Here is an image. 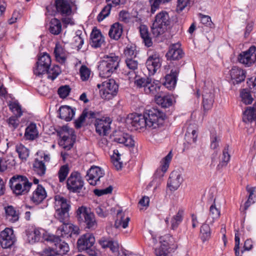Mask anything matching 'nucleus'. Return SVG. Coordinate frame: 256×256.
<instances>
[{
	"label": "nucleus",
	"instance_id": "nucleus-27",
	"mask_svg": "<svg viewBox=\"0 0 256 256\" xmlns=\"http://www.w3.org/2000/svg\"><path fill=\"white\" fill-rule=\"evenodd\" d=\"M123 32L122 26L118 22L114 24L108 32V35L111 38L118 40L122 36Z\"/></svg>",
	"mask_w": 256,
	"mask_h": 256
},
{
	"label": "nucleus",
	"instance_id": "nucleus-23",
	"mask_svg": "<svg viewBox=\"0 0 256 256\" xmlns=\"http://www.w3.org/2000/svg\"><path fill=\"white\" fill-rule=\"evenodd\" d=\"M202 106L205 111L212 108L214 102V94L212 92L205 90L202 94Z\"/></svg>",
	"mask_w": 256,
	"mask_h": 256
},
{
	"label": "nucleus",
	"instance_id": "nucleus-55",
	"mask_svg": "<svg viewBox=\"0 0 256 256\" xmlns=\"http://www.w3.org/2000/svg\"><path fill=\"white\" fill-rule=\"evenodd\" d=\"M9 108L17 117H20L22 116V112L21 110V107L18 104L12 102L9 104Z\"/></svg>",
	"mask_w": 256,
	"mask_h": 256
},
{
	"label": "nucleus",
	"instance_id": "nucleus-45",
	"mask_svg": "<svg viewBox=\"0 0 256 256\" xmlns=\"http://www.w3.org/2000/svg\"><path fill=\"white\" fill-rule=\"evenodd\" d=\"M70 172V168L68 164L62 166L58 172V176L60 182H63L66 179Z\"/></svg>",
	"mask_w": 256,
	"mask_h": 256
},
{
	"label": "nucleus",
	"instance_id": "nucleus-18",
	"mask_svg": "<svg viewBox=\"0 0 256 256\" xmlns=\"http://www.w3.org/2000/svg\"><path fill=\"white\" fill-rule=\"evenodd\" d=\"M178 73V70H172L170 74L166 76L163 85L169 90H174L176 86Z\"/></svg>",
	"mask_w": 256,
	"mask_h": 256
},
{
	"label": "nucleus",
	"instance_id": "nucleus-62",
	"mask_svg": "<svg viewBox=\"0 0 256 256\" xmlns=\"http://www.w3.org/2000/svg\"><path fill=\"white\" fill-rule=\"evenodd\" d=\"M70 90L68 86H60L58 90V94L62 98H66L69 94Z\"/></svg>",
	"mask_w": 256,
	"mask_h": 256
},
{
	"label": "nucleus",
	"instance_id": "nucleus-25",
	"mask_svg": "<svg viewBox=\"0 0 256 256\" xmlns=\"http://www.w3.org/2000/svg\"><path fill=\"white\" fill-rule=\"evenodd\" d=\"M60 118L66 122L71 120L74 114V112L70 106H64L59 108Z\"/></svg>",
	"mask_w": 256,
	"mask_h": 256
},
{
	"label": "nucleus",
	"instance_id": "nucleus-56",
	"mask_svg": "<svg viewBox=\"0 0 256 256\" xmlns=\"http://www.w3.org/2000/svg\"><path fill=\"white\" fill-rule=\"evenodd\" d=\"M125 62L130 70L135 71L138 68V63L136 58H126Z\"/></svg>",
	"mask_w": 256,
	"mask_h": 256
},
{
	"label": "nucleus",
	"instance_id": "nucleus-52",
	"mask_svg": "<svg viewBox=\"0 0 256 256\" xmlns=\"http://www.w3.org/2000/svg\"><path fill=\"white\" fill-rule=\"evenodd\" d=\"M199 17L200 22L202 24L210 28H214V24L212 22L211 18L210 16L200 14Z\"/></svg>",
	"mask_w": 256,
	"mask_h": 256
},
{
	"label": "nucleus",
	"instance_id": "nucleus-28",
	"mask_svg": "<svg viewBox=\"0 0 256 256\" xmlns=\"http://www.w3.org/2000/svg\"><path fill=\"white\" fill-rule=\"evenodd\" d=\"M96 114L91 110H85L83 111L82 114L78 118L75 122V126L77 128H80L82 126V123L86 118L88 119H92L96 118Z\"/></svg>",
	"mask_w": 256,
	"mask_h": 256
},
{
	"label": "nucleus",
	"instance_id": "nucleus-60",
	"mask_svg": "<svg viewBox=\"0 0 256 256\" xmlns=\"http://www.w3.org/2000/svg\"><path fill=\"white\" fill-rule=\"evenodd\" d=\"M81 78L82 80H86L90 74V70L85 66H82L80 70Z\"/></svg>",
	"mask_w": 256,
	"mask_h": 256
},
{
	"label": "nucleus",
	"instance_id": "nucleus-44",
	"mask_svg": "<svg viewBox=\"0 0 256 256\" xmlns=\"http://www.w3.org/2000/svg\"><path fill=\"white\" fill-rule=\"evenodd\" d=\"M184 210H180L176 214L173 216L171 220V228L172 230L176 228L182 220Z\"/></svg>",
	"mask_w": 256,
	"mask_h": 256
},
{
	"label": "nucleus",
	"instance_id": "nucleus-20",
	"mask_svg": "<svg viewBox=\"0 0 256 256\" xmlns=\"http://www.w3.org/2000/svg\"><path fill=\"white\" fill-rule=\"evenodd\" d=\"M47 196L45 188L40 184H38L33 192L31 200L36 204L41 203Z\"/></svg>",
	"mask_w": 256,
	"mask_h": 256
},
{
	"label": "nucleus",
	"instance_id": "nucleus-37",
	"mask_svg": "<svg viewBox=\"0 0 256 256\" xmlns=\"http://www.w3.org/2000/svg\"><path fill=\"white\" fill-rule=\"evenodd\" d=\"M130 220V218H124V214L122 210H118L117 212V219L115 222V226L118 228L122 226L126 228L128 226V222Z\"/></svg>",
	"mask_w": 256,
	"mask_h": 256
},
{
	"label": "nucleus",
	"instance_id": "nucleus-33",
	"mask_svg": "<svg viewBox=\"0 0 256 256\" xmlns=\"http://www.w3.org/2000/svg\"><path fill=\"white\" fill-rule=\"evenodd\" d=\"M256 120V112L252 106L248 107L244 112L242 120L245 123L252 122Z\"/></svg>",
	"mask_w": 256,
	"mask_h": 256
},
{
	"label": "nucleus",
	"instance_id": "nucleus-53",
	"mask_svg": "<svg viewBox=\"0 0 256 256\" xmlns=\"http://www.w3.org/2000/svg\"><path fill=\"white\" fill-rule=\"evenodd\" d=\"M60 70L58 66H54L52 68H48L47 74L48 78L54 80L60 74Z\"/></svg>",
	"mask_w": 256,
	"mask_h": 256
},
{
	"label": "nucleus",
	"instance_id": "nucleus-3",
	"mask_svg": "<svg viewBox=\"0 0 256 256\" xmlns=\"http://www.w3.org/2000/svg\"><path fill=\"white\" fill-rule=\"evenodd\" d=\"M76 218L78 222L86 228L94 230L98 226L94 214L86 206H82L78 208L76 211Z\"/></svg>",
	"mask_w": 256,
	"mask_h": 256
},
{
	"label": "nucleus",
	"instance_id": "nucleus-22",
	"mask_svg": "<svg viewBox=\"0 0 256 256\" xmlns=\"http://www.w3.org/2000/svg\"><path fill=\"white\" fill-rule=\"evenodd\" d=\"M62 223V224L57 229V234H60V236L62 238L70 236L72 232L74 230V226L69 222Z\"/></svg>",
	"mask_w": 256,
	"mask_h": 256
},
{
	"label": "nucleus",
	"instance_id": "nucleus-47",
	"mask_svg": "<svg viewBox=\"0 0 256 256\" xmlns=\"http://www.w3.org/2000/svg\"><path fill=\"white\" fill-rule=\"evenodd\" d=\"M16 151L18 154L19 158L22 160H26L29 156V150L22 144L16 146Z\"/></svg>",
	"mask_w": 256,
	"mask_h": 256
},
{
	"label": "nucleus",
	"instance_id": "nucleus-11",
	"mask_svg": "<svg viewBox=\"0 0 256 256\" xmlns=\"http://www.w3.org/2000/svg\"><path fill=\"white\" fill-rule=\"evenodd\" d=\"M16 238L12 228H6L0 234V243L2 248L10 247L15 242Z\"/></svg>",
	"mask_w": 256,
	"mask_h": 256
},
{
	"label": "nucleus",
	"instance_id": "nucleus-61",
	"mask_svg": "<svg viewBox=\"0 0 256 256\" xmlns=\"http://www.w3.org/2000/svg\"><path fill=\"white\" fill-rule=\"evenodd\" d=\"M18 118L19 117H17V116H12L7 120L10 128L12 130H14L18 126L20 123V121L18 119Z\"/></svg>",
	"mask_w": 256,
	"mask_h": 256
},
{
	"label": "nucleus",
	"instance_id": "nucleus-51",
	"mask_svg": "<svg viewBox=\"0 0 256 256\" xmlns=\"http://www.w3.org/2000/svg\"><path fill=\"white\" fill-rule=\"evenodd\" d=\"M242 101L246 104H250L252 103L253 98L250 93L246 90L244 89L240 92Z\"/></svg>",
	"mask_w": 256,
	"mask_h": 256
},
{
	"label": "nucleus",
	"instance_id": "nucleus-30",
	"mask_svg": "<svg viewBox=\"0 0 256 256\" xmlns=\"http://www.w3.org/2000/svg\"><path fill=\"white\" fill-rule=\"evenodd\" d=\"M220 210L216 207L214 204H212L210 208V212L206 222L210 225H212L215 220L220 218Z\"/></svg>",
	"mask_w": 256,
	"mask_h": 256
},
{
	"label": "nucleus",
	"instance_id": "nucleus-10",
	"mask_svg": "<svg viewBox=\"0 0 256 256\" xmlns=\"http://www.w3.org/2000/svg\"><path fill=\"white\" fill-rule=\"evenodd\" d=\"M95 238L93 234L86 233L81 236L77 241V247L79 251H84L92 247L95 242Z\"/></svg>",
	"mask_w": 256,
	"mask_h": 256
},
{
	"label": "nucleus",
	"instance_id": "nucleus-6",
	"mask_svg": "<svg viewBox=\"0 0 256 256\" xmlns=\"http://www.w3.org/2000/svg\"><path fill=\"white\" fill-rule=\"evenodd\" d=\"M84 185V182L80 173L72 172L66 180V187L70 190L74 192H79Z\"/></svg>",
	"mask_w": 256,
	"mask_h": 256
},
{
	"label": "nucleus",
	"instance_id": "nucleus-50",
	"mask_svg": "<svg viewBox=\"0 0 256 256\" xmlns=\"http://www.w3.org/2000/svg\"><path fill=\"white\" fill-rule=\"evenodd\" d=\"M49 68L50 67L45 66L44 65L37 62L36 66L34 69V72L36 76H40L47 73Z\"/></svg>",
	"mask_w": 256,
	"mask_h": 256
},
{
	"label": "nucleus",
	"instance_id": "nucleus-26",
	"mask_svg": "<svg viewBox=\"0 0 256 256\" xmlns=\"http://www.w3.org/2000/svg\"><path fill=\"white\" fill-rule=\"evenodd\" d=\"M6 218L11 222H14L19 219V212L14 207L9 206L5 207Z\"/></svg>",
	"mask_w": 256,
	"mask_h": 256
},
{
	"label": "nucleus",
	"instance_id": "nucleus-14",
	"mask_svg": "<svg viewBox=\"0 0 256 256\" xmlns=\"http://www.w3.org/2000/svg\"><path fill=\"white\" fill-rule=\"evenodd\" d=\"M160 91V82L158 80H154L152 82L150 80L148 88H146V94H150L155 96L154 100L156 103L160 104V96L159 92Z\"/></svg>",
	"mask_w": 256,
	"mask_h": 256
},
{
	"label": "nucleus",
	"instance_id": "nucleus-64",
	"mask_svg": "<svg viewBox=\"0 0 256 256\" xmlns=\"http://www.w3.org/2000/svg\"><path fill=\"white\" fill-rule=\"evenodd\" d=\"M250 55V62L252 66L256 64V47L255 46H251L248 49Z\"/></svg>",
	"mask_w": 256,
	"mask_h": 256
},
{
	"label": "nucleus",
	"instance_id": "nucleus-54",
	"mask_svg": "<svg viewBox=\"0 0 256 256\" xmlns=\"http://www.w3.org/2000/svg\"><path fill=\"white\" fill-rule=\"evenodd\" d=\"M198 134L196 130L192 132L187 131L185 134V140L190 144L196 142L197 140Z\"/></svg>",
	"mask_w": 256,
	"mask_h": 256
},
{
	"label": "nucleus",
	"instance_id": "nucleus-59",
	"mask_svg": "<svg viewBox=\"0 0 256 256\" xmlns=\"http://www.w3.org/2000/svg\"><path fill=\"white\" fill-rule=\"evenodd\" d=\"M38 62L44 65L45 66L50 67L51 64V59L50 56L47 54H44L40 56Z\"/></svg>",
	"mask_w": 256,
	"mask_h": 256
},
{
	"label": "nucleus",
	"instance_id": "nucleus-35",
	"mask_svg": "<svg viewBox=\"0 0 256 256\" xmlns=\"http://www.w3.org/2000/svg\"><path fill=\"white\" fill-rule=\"evenodd\" d=\"M33 170L37 175L42 176L46 174V168L42 160L36 159L33 164Z\"/></svg>",
	"mask_w": 256,
	"mask_h": 256
},
{
	"label": "nucleus",
	"instance_id": "nucleus-12",
	"mask_svg": "<svg viewBox=\"0 0 256 256\" xmlns=\"http://www.w3.org/2000/svg\"><path fill=\"white\" fill-rule=\"evenodd\" d=\"M104 174L102 169L96 166H92L88 171L86 176L88 178L87 180L92 186L98 184L100 179L102 178Z\"/></svg>",
	"mask_w": 256,
	"mask_h": 256
},
{
	"label": "nucleus",
	"instance_id": "nucleus-41",
	"mask_svg": "<svg viewBox=\"0 0 256 256\" xmlns=\"http://www.w3.org/2000/svg\"><path fill=\"white\" fill-rule=\"evenodd\" d=\"M151 30L152 34L158 37L160 34V13L158 14L151 26Z\"/></svg>",
	"mask_w": 256,
	"mask_h": 256
},
{
	"label": "nucleus",
	"instance_id": "nucleus-5",
	"mask_svg": "<svg viewBox=\"0 0 256 256\" xmlns=\"http://www.w3.org/2000/svg\"><path fill=\"white\" fill-rule=\"evenodd\" d=\"M58 134L61 138L59 142L60 146L66 150H70L75 142L76 137L73 129L64 126Z\"/></svg>",
	"mask_w": 256,
	"mask_h": 256
},
{
	"label": "nucleus",
	"instance_id": "nucleus-43",
	"mask_svg": "<svg viewBox=\"0 0 256 256\" xmlns=\"http://www.w3.org/2000/svg\"><path fill=\"white\" fill-rule=\"evenodd\" d=\"M250 58V52L248 50L246 51L242 52L238 55V60L240 63L246 66L250 67L252 66Z\"/></svg>",
	"mask_w": 256,
	"mask_h": 256
},
{
	"label": "nucleus",
	"instance_id": "nucleus-49",
	"mask_svg": "<svg viewBox=\"0 0 256 256\" xmlns=\"http://www.w3.org/2000/svg\"><path fill=\"white\" fill-rule=\"evenodd\" d=\"M230 156L228 152V147L224 148L222 152V156L221 161L218 166V168L220 169L227 165L230 160Z\"/></svg>",
	"mask_w": 256,
	"mask_h": 256
},
{
	"label": "nucleus",
	"instance_id": "nucleus-15",
	"mask_svg": "<svg viewBox=\"0 0 256 256\" xmlns=\"http://www.w3.org/2000/svg\"><path fill=\"white\" fill-rule=\"evenodd\" d=\"M184 52L180 48V45L178 43H176L170 46L166 56L167 60H176L182 58Z\"/></svg>",
	"mask_w": 256,
	"mask_h": 256
},
{
	"label": "nucleus",
	"instance_id": "nucleus-2",
	"mask_svg": "<svg viewBox=\"0 0 256 256\" xmlns=\"http://www.w3.org/2000/svg\"><path fill=\"white\" fill-rule=\"evenodd\" d=\"M120 62V58L115 54L105 55L98 66L100 76L102 78L110 76L118 67Z\"/></svg>",
	"mask_w": 256,
	"mask_h": 256
},
{
	"label": "nucleus",
	"instance_id": "nucleus-29",
	"mask_svg": "<svg viewBox=\"0 0 256 256\" xmlns=\"http://www.w3.org/2000/svg\"><path fill=\"white\" fill-rule=\"evenodd\" d=\"M230 74L232 78L235 80L236 84L244 81L246 77L244 71L237 67H234L232 68Z\"/></svg>",
	"mask_w": 256,
	"mask_h": 256
},
{
	"label": "nucleus",
	"instance_id": "nucleus-34",
	"mask_svg": "<svg viewBox=\"0 0 256 256\" xmlns=\"http://www.w3.org/2000/svg\"><path fill=\"white\" fill-rule=\"evenodd\" d=\"M62 30L60 21L56 18H52L50 22V32L54 35L59 34Z\"/></svg>",
	"mask_w": 256,
	"mask_h": 256
},
{
	"label": "nucleus",
	"instance_id": "nucleus-21",
	"mask_svg": "<svg viewBox=\"0 0 256 256\" xmlns=\"http://www.w3.org/2000/svg\"><path fill=\"white\" fill-rule=\"evenodd\" d=\"M147 68L152 74H154L160 68V58L156 56H150L146 62Z\"/></svg>",
	"mask_w": 256,
	"mask_h": 256
},
{
	"label": "nucleus",
	"instance_id": "nucleus-4",
	"mask_svg": "<svg viewBox=\"0 0 256 256\" xmlns=\"http://www.w3.org/2000/svg\"><path fill=\"white\" fill-rule=\"evenodd\" d=\"M32 186L27 178L22 176H14L10 180V186L16 195L27 194Z\"/></svg>",
	"mask_w": 256,
	"mask_h": 256
},
{
	"label": "nucleus",
	"instance_id": "nucleus-38",
	"mask_svg": "<svg viewBox=\"0 0 256 256\" xmlns=\"http://www.w3.org/2000/svg\"><path fill=\"white\" fill-rule=\"evenodd\" d=\"M171 21L168 12H161V31L163 32L169 30L171 28Z\"/></svg>",
	"mask_w": 256,
	"mask_h": 256
},
{
	"label": "nucleus",
	"instance_id": "nucleus-31",
	"mask_svg": "<svg viewBox=\"0 0 256 256\" xmlns=\"http://www.w3.org/2000/svg\"><path fill=\"white\" fill-rule=\"evenodd\" d=\"M92 46L94 48H99L104 42V38L100 31L93 30L91 34Z\"/></svg>",
	"mask_w": 256,
	"mask_h": 256
},
{
	"label": "nucleus",
	"instance_id": "nucleus-8",
	"mask_svg": "<svg viewBox=\"0 0 256 256\" xmlns=\"http://www.w3.org/2000/svg\"><path fill=\"white\" fill-rule=\"evenodd\" d=\"M56 11L51 10L52 8V4L46 6L47 12L50 15H54L56 12L62 15L69 16L72 13V8L69 2L67 0H54Z\"/></svg>",
	"mask_w": 256,
	"mask_h": 256
},
{
	"label": "nucleus",
	"instance_id": "nucleus-16",
	"mask_svg": "<svg viewBox=\"0 0 256 256\" xmlns=\"http://www.w3.org/2000/svg\"><path fill=\"white\" fill-rule=\"evenodd\" d=\"M114 142L123 144L128 148H133L134 146V140L132 136L124 132H120L114 136Z\"/></svg>",
	"mask_w": 256,
	"mask_h": 256
},
{
	"label": "nucleus",
	"instance_id": "nucleus-63",
	"mask_svg": "<svg viewBox=\"0 0 256 256\" xmlns=\"http://www.w3.org/2000/svg\"><path fill=\"white\" fill-rule=\"evenodd\" d=\"M250 55V62L252 66L256 64V47L255 46H251L248 49Z\"/></svg>",
	"mask_w": 256,
	"mask_h": 256
},
{
	"label": "nucleus",
	"instance_id": "nucleus-40",
	"mask_svg": "<svg viewBox=\"0 0 256 256\" xmlns=\"http://www.w3.org/2000/svg\"><path fill=\"white\" fill-rule=\"evenodd\" d=\"M209 224H204L200 228V237L203 242L208 240L210 238L211 230Z\"/></svg>",
	"mask_w": 256,
	"mask_h": 256
},
{
	"label": "nucleus",
	"instance_id": "nucleus-7",
	"mask_svg": "<svg viewBox=\"0 0 256 256\" xmlns=\"http://www.w3.org/2000/svg\"><path fill=\"white\" fill-rule=\"evenodd\" d=\"M102 87L101 96L103 98L110 100L118 93V86L114 79H109L102 82Z\"/></svg>",
	"mask_w": 256,
	"mask_h": 256
},
{
	"label": "nucleus",
	"instance_id": "nucleus-19",
	"mask_svg": "<svg viewBox=\"0 0 256 256\" xmlns=\"http://www.w3.org/2000/svg\"><path fill=\"white\" fill-rule=\"evenodd\" d=\"M110 122L109 118L96 119L94 124L96 132L100 135H106L110 130Z\"/></svg>",
	"mask_w": 256,
	"mask_h": 256
},
{
	"label": "nucleus",
	"instance_id": "nucleus-9",
	"mask_svg": "<svg viewBox=\"0 0 256 256\" xmlns=\"http://www.w3.org/2000/svg\"><path fill=\"white\" fill-rule=\"evenodd\" d=\"M183 182L182 173L178 170L172 171L167 182V188L171 192L177 190Z\"/></svg>",
	"mask_w": 256,
	"mask_h": 256
},
{
	"label": "nucleus",
	"instance_id": "nucleus-24",
	"mask_svg": "<svg viewBox=\"0 0 256 256\" xmlns=\"http://www.w3.org/2000/svg\"><path fill=\"white\" fill-rule=\"evenodd\" d=\"M55 208L64 211H70V202L66 198L60 196H55Z\"/></svg>",
	"mask_w": 256,
	"mask_h": 256
},
{
	"label": "nucleus",
	"instance_id": "nucleus-36",
	"mask_svg": "<svg viewBox=\"0 0 256 256\" xmlns=\"http://www.w3.org/2000/svg\"><path fill=\"white\" fill-rule=\"evenodd\" d=\"M38 136V131L35 124H30L26 129L24 137L26 140H34Z\"/></svg>",
	"mask_w": 256,
	"mask_h": 256
},
{
	"label": "nucleus",
	"instance_id": "nucleus-17",
	"mask_svg": "<svg viewBox=\"0 0 256 256\" xmlns=\"http://www.w3.org/2000/svg\"><path fill=\"white\" fill-rule=\"evenodd\" d=\"M168 240L161 242V256H171L170 254L176 248V246L174 242L173 238L168 236Z\"/></svg>",
	"mask_w": 256,
	"mask_h": 256
},
{
	"label": "nucleus",
	"instance_id": "nucleus-39",
	"mask_svg": "<svg viewBox=\"0 0 256 256\" xmlns=\"http://www.w3.org/2000/svg\"><path fill=\"white\" fill-rule=\"evenodd\" d=\"M27 240L30 244H34L38 242L41 237L40 232L38 230L34 229L33 230H26Z\"/></svg>",
	"mask_w": 256,
	"mask_h": 256
},
{
	"label": "nucleus",
	"instance_id": "nucleus-46",
	"mask_svg": "<svg viewBox=\"0 0 256 256\" xmlns=\"http://www.w3.org/2000/svg\"><path fill=\"white\" fill-rule=\"evenodd\" d=\"M176 102V100L173 95L168 94L162 96L161 98V107L169 108Z\"/></svg>",
	"mask_w": 256,
	"mask_h": 256
},
{
	"label": "nucleus",
	"instance_id": "nucleus-57",
	"mask_svg": "<svg viewBox=\"0 0 256 256\" xmlns=\"http://www.w3.org/2000/svg\"><path fill=\"white\" fill-rule=\"evenodd\" d=\"M150 80V79L148 78H140L134 81V84L137 87L139 88H143L144 92H146V88H148Z\"/></svg>",
	"mask_w": 256,
	"mask_h": 256
},
{
	"label": "nucleus",
	"instance_id": "nucleus-13",
	"mask_svg": "<svg viewBox=\"0 0 256 256\" xmlns=\"http://www.w3.org/2000/svg\"><path fill=\"white\" fill-rule=\"evenodd\" d=\"M47 240L54 243L56 246V250L58 252V255L62 256L69 251V246L68 244L64 242H62L59 236H49Z\"/></svg>",
	"mask_w": 256,
	"mask_h": 256
},
{
	"label": "nucleus",
	"instance_id": "nucleus-32",
	"mask_svg": "<svg viewBox=\"0 0 256 256\" xmlns=\"http://www.w3.org/2000/svg\"><path fill=\"white\" fill-rule=\"evenodd\" d=\"M139 28L140 36L142 38L145 46L148 47L151 46H152V42L150 36L147 26L146 25H140Z\"/></svg>",
	"mask_w": 256,
	"mask_h": 256
},
{
	"label": "nucleus",
	"instance_id": "nucleus-42",
	"mask_svg": "<svg viewBox=\"0 0 256 256\" xmlns=\"http://www.w3.org/2000/svg\"><path fill=\"white\" fill-rule=\"evenodd\" d=\"M54 217L60 222H69V212L56 209Z\"/></svg>",
	"mask_w": 256,
	"mask_h": 256
},
{
	"label": "nucleus",
	"instance_id": "nucleus-48",
	"mask_svg": "<svg viewBox=\"0 0 256 256\" xmlns=\"http://www.w3.org/2000/svg\"><path fill=\"white\" fill-rule=\"evenodd\" d=\"M173 154L172 151H170L168 154L163 158L162 165L161 166V172L165 173L167 172L171 160L172 158Z\"/></svg>",
	"mask_w": 256,
	"mask_h": 256
},
{
	"label": "nucleus",
	"instance_id": "nucleus-58",
	"mask_svg": "<svg viewBox=\"0 0 256 256\" xmlns=\"http://www.w3.org/2000/svg\"><path fill=\"white\" fill-rule=\"evenodd\" d=\"M124 54L126 58H136V52L135 46H127L124 50Z\"/></svg>",
	"mask_w": 256,
	"mask_h": 256
},
{
	"label": "nucleus",
	"instance_id": "nucleus-1",
	"mask_svg": "<svg viewBox=\"0 0 256 256\" xmlns=\"http://www.w3.org/2000/svg\"><path fill=\"white\" fill-rule=\"evenodd\" d=\"M160 118V111L158 108H152L146 110L143 114H131L128 117V120H130V123L136 130L146 127L158 130Z\"/></svg>",
	"mask_w": 256,
	"mask_h": 256
}]
</instances>
